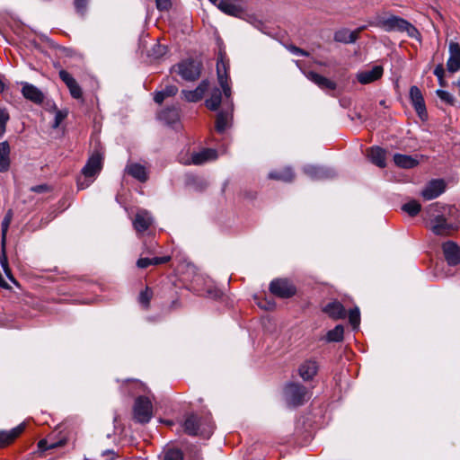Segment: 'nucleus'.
I'll return each mask as SVG.
<instances>
[{
	"label": "nucleus",
	"mask_w": 460,
	"mask_h": 460,
	"mask_svg": "<svg viewBox=\"0 0 460 460\" xmlns=\"http://www.w3.org/2000/svg\"><path fill=\"white\" fill-rule=\"evenodd\" d=\"M436 93L440 98V100H442L443 102H445L450 105L454 104L455 98L448 92L444 91V90H437Z\"/></svg>",
	"instance_id": "c03bdc74"
},
{
	"label": "nucleus",
	"mask_w": 460,
	"mask_h": 460,
	"mask_svg": "<svg viewBox=\"0 0 460 460\" xmlns=\"http://www.w3.org/2000/svg\"><path fill=\"white\" fill-rule=\"evenodd\" d=\"M284 398L288 406L298 407L310 399V392L300 383L289 382L283 391Z\"/></svg>",
	"instance_id": "f03ea898"
},
{
	"label": "nucleus",
	"mask_w": 460,
	"mask_h": 460,
	"mask_svg": "<svg viewBox=\"0 0 460 460\" xmlns=\"http://www.w3.org/2000/svg\"><path fill=\"white\" fill-rule=\"evenodd\" d=\"M270 292L281 298H289L296 292V287L287 279H277L271 281L270 285Z\"/></svg>",
	"instance_id": "0eeeda50"
},
{
	"label": "nucleus",
	"mask_w": 460,
	"mask_h": 460,
	"mask_svg": "<svg viewBox=\"0 0 460 460\" xmlns=\"http://www.w3.org/2000/svg\"><path fill=\"white\" fill-rule=\"evenodd\" d=\"M334 40L341 43H349V29H341L334 33Z\"/></svg>",
	"instance_id": "37998d69"
},
{
	"label": "nucleus",
	"mask_w": 460,
	"mask_h": 460,
	"mask_svg": "<svg viewBox=\"0 0 460 460\" xmlns=\"http://www.w3.org/2000/svg\"><path fill=\"white\" fill-rule=\"evenodd\" d=\"M384 68L382 66H375L370 70L361 71L358 73L357 79L362 84L373 83L382 77Z\"/></svg>",
	"instance_id": "a211bd4d"
},
{
	"label": "nucleus",
	"mask_w": 460,
	"mask_h": 460,
	"mask_svg": "<svg viewBox=\"0 0 460 460\" xmlns=\"http://www.w3.org/2000/svg\"><path fill=\"white\" fill-rule=\"evenodd\" d=\"M24 424H20L11 430H0V448L13 443L24 430Z\"/></svg>",
	"instance_id": "b1692460"
},
{
	"label": "nucleus",
	"mask_w": 460,
	"mask_h": 460,
	"mask_svg": "<svg viewBox=\"0 0 460 460\" xmlns=\"http://www.w3.org/2000/svg\"><path fill=\"white\" fill-rule=\"evenodd\" d=\"M225 102L229 105L230 110L222 111L218 112L216 119V130L218 133H224L226 131V129L229 127L230 120L232 119V99L230 98L229 101H226V99L225 98Z\"/></svg>",
	"instance_id": "6ab92c4d"
},
{
	"label": "nucleus",
	"mask_w": 460,
	"mask_h": 460,
	"mask_svg": "<svg viewBox=\"0 0 460 460\" xmlns=\"http://www.w3.org/2000/svg\"><path fill=\"white\" fill-rule=\"evenodd\" d=\"M217 8L226 14L241 17L244 11L240 5H236L227 0H219Z\"/></svg>",
	"instance_id": "c85d7f7f"
},
{
	"label": "nucleus",
	"mask_w": 460,
	"mask_h": 460,
	"mask_svg": "<svg viewBox=\"0 0 460 460\" xmlns=\"http://www.w3.org/2000/svg\"><path fill=\"white\" fill-rule=\"evenodd\" d=\"M125 172L140 182H146L148 180V172L146 167L138 163L128 164Z\"/></svg>",
	"instance_id": "5701e85b"
},
{
	"label": "nucleus",
	"mask_w": 460,
	"mask_h": 460,
	"mask_svg": "<svg viewBox=\"0 0 460 460\" xmlns=\"http://www.w3.org/2000/svg\"><path fill=\"white\" fill-rule=\"evenodd\" d=\"M343 336L344 328L341 324H338L326 333L325 340L328 342H340L343 340Z\"/></svg>",
	"instance_id": "f704fd0d"
},
{
	"label": "nucleus",
	"mask_w": 460,
	"mask_h": 460,
	"mask_svg": "<svg viewBox=\"0 0 460 460\" xmlns=\"http://www.w3.org/2000/svg\"><path fill=\"white\" fill-rule=\"evenodd\" d=\"M446 184L441 179L430 181L427 186L422 190L421 196L426 200H430L438 198L445 191Z\"/></svg>",
	"instance_id": "f8f14e48"
},
{
	"label": "nucleus",
	"mask_w": 460,
	"mask_h": 460,
	"mask_svg": "<svg viewBox=\"0 0 460 460\" xmlns=\"http://www.w3.org/2000/svg\"><path fill=\"white\" fill-rule=\"evenodd\" d=\"M164 460H183V453L180 449H169L164 453Z\"/></svg>",
	"instance_id": "ea45409f"
},
{
	"label": "nucleus",
	"mask_w": 460,
	"mask_h": 460,
	"mask_svg": "<svg viewBox=\"0 0 460 460\" xmlns=\"http://www.w3.org/2000/svg\"><path fill=\"white\" fill-rule=\"evenodd\" d=\"M137 266L139 269H146L151 266L150 258H139L137 261Z\"/></svg>",
	"instance_id": "13d9d810"
},
{
	"label": "nucleus",
	"mask_w": 460,
	"mask_h": 460,
	"mask_svg": "<svg viewBox=\"0 0 460 460\" xmlns=\"http://www.w3.org/2000/svg\"><path fill=\"white\" fill-rule=\"evenodd\" d=\"M5 275L7 276V278L14 284L17 285V281L15 280V279L13 278V274H12V271H11V269L9 267V265L7 266V269L6 270H4Z\"/></svg>",
	"instance_id": "052dcab7"
},
{
	"label": "nucleus",
	"mask_w": 460,
	"mask_h": 460,
	"mask_svg": "<svg viewBox=\"0 0 460 460\" xmlns=\"http://www.w3.org/2000/svg\"><path fill=\"white\" fill-rule=\"evenodd\" d=\"M385 155V150L379 146H373L367 151V156L371 163L380 168H385L386 165Z\"/></svg>",
	"instance_id": "bb28decb"
},
{
	"label": "nucleus",
	"mask_w": 460,
	"mask_h": 460,
	"mask_svg": "<svg viewBox=\"0 0 460 460\" xmlns=\"http://www.w3.org/2000/svg\"><path fill=\"white\" fill-rule=\"evenodd\" d=\"M61 445L62 444L60 443L59 445H58V444H51V445L48 446V442H47L46 439H41L38 443V447L41 450H46V449H49V448H55L58 446H61Z\"/></svg>",
	"instance_id": "4d7b16f0"
},
{
	"label": "nucleus",
	"mask_w": 460,
	"mask_h": 460,
	"mask_svg": "<svg viewBox=\"0 0 460 460\" xmlns=\"http://www.w3.org/2000/svg\"><path fill=\"white\" fill-rule=\"evenodd\" d=\"M183 427L184 431L190 436L208 437L213 432V425L209 422L207 428H202L200 419L195 414L186 418Z\"/></svg>",
	"instance_id": "39448f33"
},
{
	"label": "nucleus",
	"mask_w": 460,
	"mask_h": 460,
	"mask_svg": "<svg viewBox=\"0 0 460 460\" xmlns=\"http://www.w3.org/2000/svg\"><path fill=\"white\" fill-rule=\"evenodd\" d=\"M158 118L166 124L172 125L178 121L179 111L175 107L166 108L159 112Z\"/></svg>",
	"instance_id": "473e14b6"
},
{
	"label": "nucleus",
	"mask_w": 460,
	"mask_h": 460,
	"mask_svg": "<svg viewBox=\"0 0 460 460\" xmlns=\"http://www.w3.org/2000/svg\"><path fill=\"white\" fill-rule=\"evenodd\" d=\"M319 365L314 359L305 360L298 367V374L304 381H311L317 375Z\"/></svg>",
	"instance_id": "2eb2a0df"
},
{
	"label": "nucleus",
	"mask_w": 460,
	"mask_h": 460,
	"mask_svg": "<svg viewBox=\"0 0 460 460\" xmlns=\"http://www.w3.org/2000/svg\"><path fill=\"white\" fill-rule=\"evenodd\" d=\"M0 264L3 270H6L8 266V260L5 252V245L2 246V252L0 254Z\"/></svg>",
	"instance_id": "6e6d98bb"
},
{
	"label": "nucleus",
	"mask_w": 460,
	"mask_h": 460,
	"mask_svg": "<svg viewBox=\"0 0 460 460\" xmlns=\"http://www.w3.org/2000/svg\"><path fill=\"white\" fill-rule=\"evenodd\" d=\"M296 174L294 170L290 166H285L271 171L268 174V178L274 181H279L283 182H292L295 180Z\"/></svg>",
	"instance_id": "aec40b11"
},
{
	"label": "nucleus",
	"mask_w": 460,
	"mask_h": 460,
	"mask_svg": "<svg viewBox=\"0 0 460 460\" xmlns=\"http://www.w3.org/2000/svg\"><path fill=\"white\" fill-rule=\"evenodd\" d=\"M307 78L317 84L321 89L323 90H335L337 84L335 82L315 72L310 71L306 75Z\"/></svg>",
	"instance_id": "a878e982"
},
{
	"label": "nucleus",
	"mask_w": 460,
	"mask_h": 460,
	"mask_svg": "<svg viewBox=\"0 0 460 460\" xmlns=\"http://www.w3.org/2000/svg\"><path fill=\"white\" fill-rule=\"evenodd\" d=\"M288 49L294 54L296 55H300V56H304V57H308L309 56V53L296 46H294V45H290L288 47Z\"/></svg>",
	"instance_id": "5fc2aeb1"
},
{
	"label": "nucleus",
	"mask_w": 460,
	"mask_h": 460,
	"mask_svg": "<svg viewBox=\"0 0 460 460\" xmlns=\"http://www.w3.org/2000/svg\"><path fill=\"white\" fill-rule=\"evenodd\" d=\"M162 91L164 92V93L165 94V96L167 98L172 97L177 94L178 87L174 84H168V85H165V87Z\"/></svg>",
	"instance_id": "09e8293b"
},
{
	"label": "nucleus",
	"mask_w": 460,
	"mask_h": 460,
	"mask_svg": "<svg viewBox=\"0 0 460 460\" xmlns=\"http://www.w3.org/2000/svg\"><path fill=\"white\" fill-rule=\"evenodd\" d=\"M11 148L7 141L0 143V172H5L9 170Z\"/></svg>",
	"instance_id": "c756f323"
},
{
	"label": "nucleus",
	"mask_w": 460,
	"mask_h": 460,
	"mask_svg": "<svg viewBox=\"0 0 460 460\" xmlns=\"http://www.w3.org/2000/svg\"><path fill=\"white\" fill-rule=\"evenodd\" d=\"M432 232L437 235H449L456 230V226L449 223L443 216H437L432 220Z\"/></svg>",
	"instance_id": "ddd939ff"
},
{
	"label": "nucleus",
	"mask_w": 460,
	"mask_h": 460,
	"mask_svg": "<svg viewBox=\"0 0 460 460\" xmlns=\"http://www.w3.org/2000/svg\"><path fill=\"white\" fill-rule=\"evenodd\" d=\"M245 197L249 198V199H255L256 198V193H254L252 196H248L246 193H245Z\"/></svg>",
	"instance_id": "338daca9"
},
{
	"label": "nucleus",
	"mask_w": 460,
	"mask_h": 460,
	"mask_svg": "<svg viewBox=\"0 0 460 460\" xmlns=\"http://www.w3.org/2000/svg\"><path fill=\"white\" fill-rule=\"evenodd\" d=\"M223 89L216 87L212 90L210 97L206 100V106L211 111H217L223 102Z\"/></svg>",
	"instance_id": "2f4dec72"
},
{
	"label": "nucleus",
	"mask_w": 460,
	"mask_h": 460,
	"mask_svg": "<svg viewBox=\"0 0 460 460\" xmlns=\"http://www.w3.org/2000/svg\"><path fill=\"white\" fill-rule=\"evenodd\" d=\"M394 162L398 167L403 169L414 168L419 164V161L413 156L402 154H395L394 155Z\"/></svg>",
	"instance_id": "7c9ffc66"
},
{
	"label": "nucleus",
	"mask_w": 460,
	"mask_h": 460,
	"mask_svg": "<svg viewBox=\"0 0 460 460\" xmlns=\"http://www.w3.org/2000/svg\"><path fill=\"white\" fill-rule=\"evenodd\" d=\"M175 67L176 72L186 81H195L200 75L201 65L192 59L184 60Z\"/></svg>",
	"instance_id": "423d86ee"
},
{
	"label": "nucleus",
	"mask_w": 460,
	"mask_h": 460,
	"mask_svg": "<svg viewBox=\"0 0 460 460\" xmlns=\"http://www.w3.org/2000/svg\"><path fill=\"white\" fill-rule=\"evenodd\" d=\"M152 224L153 217L146 210H139L133 220V226L137 234L146 231Z\"/></svg>",
	"instance_id": "dca6fc26"
},
{
	"label": "nucleus",
	"mask_w": 460,
	"mask_h": 460,
	"mask_svg": "<svg viewBox=\"0 0 460 460\" xmlns=\"http://www.w3.org/2000/svg\"><path fill=\"white\" fill-rule=\"evenodd\" d=\"M305 172L314 180L332 178L335 174L331 169L317 166H308L305 168Z\"/></svg>",
	"instance_id": "cd10ccee"
},
{
	"label": "nucleus",
	"mask_w": 460,
	"mask_h": 460,
	"mask_svg": "<svg viewBox=\"0 0 460 460\" xmlns=\"http://www.w3.org/2000/svg\"><path fill=\"white\" fill-rule=\"evenodd\" d=\"M402 209L408 213L411 217H415L419 214L421 209L420 204L416 200H411L408 203H405Z\"/></svg>",
	"instance_id": "e433bc0d"
},
{
	"label": "nucleus",
	"mask_w": 460,
	"mask_h": 460,
	"mask_svg": "<svg viewBox=\"0 0 460 460\" xmlns=\"http://www.w3.org/2000/svg\"><path fill=\"white\" fill-rule=\"evenodd\" d=\"M217 158V152L212 148H205L200 152L194 153L191 155V163L195 165L203 164L206 162L213 161Z\"/></svg>",
	"instance_id": "393cba45"
},
{
	"label": "nucleus",
	"mask_w": 460,
	"mask_h": 460,
	"mask_svg": "<svg viewBox=\"0 0 460 460\" xmlns=\"http://www.w3.org/2000/svg\"><path fill=\"white\" fill-rule=\"evenodd\" d=\"M376 26L385 31H406L411 38H416L419 31L408 21L396 15L378 16L376 21Z\"/></svg>",
	"instance_id": "f257e3e1"
},
{
	"label": "nucleus",
	"mask_w": 460,
	"mask_h": 460,
	"mask_svg": "<svg viewBox=\"0 0 460 460\" xmlns=\"http://www.w3.org/2000/svg\"><path fill=\"white\" fill-rule=\"evenodd\" d=\"M153 416V404L146 396H138L136 398L133 406V418L141 424L150 421Z\"/></svg>",
	"instance_id": "20e7f679"
},
{
	"label": "nucleus",
	"mask_w": 460,
	"mask_h": 460,
	"mask_svg": "<svg viewBox=\"0 0 460 460\" xmlns=\"http://www.w3.org/2000/svg\"><path fill=\"white\" fill-rule=\"evenodd\" d=\"M50 190V187L48 184H40L36 186H32L31 188V191L36 193H44Z\"/></svg>",
	"instance_id": "603ef678"
},
{
	"label": "nucleus",
	"mask_w": 460,
	"mask_h": 460,
	"mask_svg": "<svg viewBox=\"0 0 460 460\" xmlns=\"http://www.w3.org/2000/svg\"><path fill=\"white\" fill-rule=\"evenodd\" d=\"M165 98H167V97L165 96V94L164 93V92L162 90L155 93L154 101L156 103L161 104L164 101Z\"/></svg>",
	"instance_id": "bf43d9fd"
},
{
	"label": "nucleus",
	"mask_w": 460,
	"mask_h": 460,
	"mask_svg": "<svg viewBox=\"0 0 460 460\" xmlns=\"http://www.w3.org/2000/svg\"><path fill=\"white\" fill-rule=\"evenodd\" d=\"M156 8L161 11H168L172 6L171 0H155Z\"/></svg>",
	"instance_id": "de8ad7c7"
},
{
	"label": "nucleus",
	"mask_w": 460,
	"mask_h": 460,
	"mask_svg": "<svg viewBox=\"0 0 460 460\" xmlns=\"http://www.w3.org/2000/svg\"><path fill=\"white\" fill-rule=\"evenodd\" d=\"M0 287L4 288H9L7 282L4 279L1 273H0Z\"/></svg>",
	"instance_id": "e2e57ef3"
},
{
	"label": "nucleus",
	"mask_w": 460,
	"mask_h": 460,
	"mask_svg": "<svg viewBox=\"0 0 460 460\" xmlns=\"http://www.w3.org/2000/svg\"><path fill=\"white\" fill-rule=\"evenodd\" d=\"M152 297L153 290L146 287L143 291L140 292L138 296V302L145 309H148Z\"/></svg>",
	"instance_id": "c9c22d12"
},
{
	"label": "nucleus",
	"mask_w": 460,
	"mask_h": 460,
	"mask_svg": "<svg viewBox=\"0 0 460 460\" xmlns=\"http://www.w3.org/2000/svg\"><path fill=\"white\" fill-rule=\"evenodd\" d=\"M22 93L23 97L31 102L40 104L44 100L42 92L29 83H24L22 88Z\"/></svg>",
	"instance_id": "4be33fe9"
},
{
	"label": "nucleus",
	"mask_w": 460,
	"mask_h": 460,
	"mask_svg": "<svg viewBox=\"0 0 460 460\" xmlns=\"http://www.w3.org/2000/svg\"><path fill=\"white\" fill-rule=\"evenodd\" d=\"M89 0H74V5L78 13L84 15L85 13Z\"/></svg>",
	"instance_id": "49530a36"
},
{
	"label": "nucleus",
	"mask_w": 460,
	"mask_h": 460,
	"mask_svg": "<svg viewBox=\"0 0 460 460\" xmlns=\"http://www.w3.org/2000/svg\"><path fill=\"white\" fill-rule=\"evenodd\" d=\"M102 157L99 153H95L88 159L86 164L82 169V174L86 178H94L102 170Z\"/></svg>",
	"instance_id": "9d476101"
},
{
	"label": "nucleus",
	"mask_w": 460,
	"mask_h": 460,
	"mask_svg": "<svg viewBox=\"0 0 460 460\" xmlns=\"http://www.w3.org/2000/svg\"><path fill=\"white\" fill-rule=\"evenodd\" d=\"M363 29L364 27H361L353 31L349 30V43H354L358 39L359 33Z\"/></svg>",
	"instance_id": "864d4df0"
},
{
	"label": "nucleus",
	"mask_w": 460,
	"mask_h": 460,
	"mask_svg": "<svg viewBox=\"0 0 460 460\" xmlns=\"http://www.w3.org/2000/svg\"><path fill=\"white\" fill-rule=\"evenodd\" d=\"M434 75L438 77L439 85L441 87L447 86V82L444 79L445 69L442 64H438L434 69Z\"/></svg>",
	"instance_id": "79ce46f5"
},
{
	"label": "nucleus",
	"mask_w": 460,
	"mask_h": 460,
	"mask_svg": "<svg viewBox=\"0 0 460 460\" xmlns=\"http://www.w3.org/2000/svg\"><path fill=\"white\" fill-rule=\"evenodd\" d=\"M9 113L5 109L0 108V137L5 132L6 123L9 120Z\"/></svg>",
	"instance_id": "a19ab883"
},
{
	"label": "nucleus",
	"mask_w": 460,
	"mask_h": 460,
	"mask_svg": "<svg viewBox=\"0 0 460 460\" xmlns=\"http://www.w3.org/2000/svg\"><path fill=\"white\" fill-rule=\"evenodd\" d=\"M211 3H213L215 5L217 6V4L219 2V0H209Z\"/></svg>",
	"instance_id": "69168bd1"
},
{
	"label": "nucleus",
	"mask_w": 460,
	"mask_h": 460,
	"mask_svg": "<svg viewBox=\"0 0 460 460\" xmlns=\"http://www.w3.org/2000/svg\"><path fill=\"white\" fill-rule=\"evenodd\" d=\"M410 99L414 107V110L418 113L420 119H424L427 117V110L424 102L423 95L420 90V88L416 85H412L410 88Z\"/></svg>",
	"instance_id": "9b49d317"
},
{
	"label": "nucleus",
	"mask_w": 460,
	"mask_h": 460,
	"mask_svg": "<svg viewBox=\"0 0 460 460\" xmlns=\"http://www.w3.org/2000/svg\"><path fill=\"white\" fill-rule=\"evenodd\" d=\"M442 251L447 264L456 266L460 263V246L453 241L445 242L442 244Z\"/></svg>",
	"instance_id": "1a4fd4ad"
},
{
	"label": "nucleus",
	"mask_w": 460,
	"mask_h": 460,
	"mask_svg": "<svg viewBox=\"0 0 460 460\" xmlns=\"http://www.w3.org/2000/svg\"><path fill=\"white\" fill-rule=\"evenodd\" d=\"M321 311L334 321L345 319L347 311L344 305L337 299H332L321 306Z\"/></svg>",
	"instance_id": "6e6552de"
},
{
	"label": "nucleus",
	"mask_w": 460,
	"mask_h": 460,
	"mask_svg": "<svg viewBox=\"0 0 460 460\" xmlns=\"http://www.w3.org/2000/svg\"><path fill=\"white\" fill-rule=\"evenodd\" d=\"M67 116L66 111H58L55 114V124L54 127L57 128L59 124L66 119Z\"/></svg>",
	"instance_id": "8fccbe9b"
},
{
	"label": "nucleus",
	"mask_w": 460,
	"mask_h": 460,
	"mask_svg": "<svg viewBox=\"0 0 460 460\" xmlns=\"http://www.w3.org/2000/svg\"><path fill=\"white\" fill-rule=\"evenodd\" d=\"M171 260L170 256L150 258L151 265H160L167 263Z\"/></svg>",
	"instance_id": "3c124183"
},
{
	"label": "nucleus",
	"mask_w": 460,
	"mask_h": 460,
	"mask_svg": "<svg viewBox=\"0 0 460 460\" xmlns=\"http://www.w3.org/2000/svg\"><path fill=\"white\" fill-rule=\"evenodd\" d=\"M13 217V210L8 209L1 224V246H4L6 243V235Z\"/></svg>",
	"instance_id": "72a5a7b5"
},
{
	"label": "nucleus",
	"mask_w": 460,
	"mask_h": 460,
	"mask_svg": "<svg viewBox=\"0 0 460 460\" xmlns=\"http://www.w3.org/2000/svg\"><path fill=\"white\" fill-rule=\"evenodd\" d=\"M5 89V84L3 82L2 78H0V93H3Z\"/></svg>",
	"instance_id": "0e129e2a"
},
{
	"label": "nucleus",
	"mask_w": 460,
	"mask_h": 460,
	"mask_svg": "<svg viewBox=\"0 0 460 460\" xmlns=\"http://www.w3.org/2000/svg\"><path fill=\"white\" fill-rule=\"evenodd\" d=\"M208 81L203 80L196 89L191 91L182 90L181 94L183 98L190 102H196L202 99L204 93L208 88Z\"/></svg>",
	"instance_id": "412c9836"
},
{
	"label": "nucleus",
	"mask_w": 460,
	"mask_h": 460,
	"mask_svg": "<svg viewBox=\"0 0 460 460\" xmlns=\"http://www.w3.org/2000/svg\"><path fill=\"white\" fill-rule=\"evenodd\" d=\"M380 104H381V105H384V104H385V101H381V102H380Z\"/></svg>",
	"instance_id": "774afa93"
},
{
	"label": "nucleus",
	"mask_w": 460,
	"mask_h": 460,
	"mask_svg": "<svg viewBox=\"0 0 460 460\" xmlns=\"http://www.w3.org/2000/svg\"><path fill=\"white\" fill-rule=\"evenodd\" d=\"M349 316V322L352 325L353 329L358 327L360 323V313L358 307H354L347 313Z\"/></svg>",
	"instance_id": "4c0bfd02"
},
{
	"label": "nucleus",
	"mask_w": 460,
	"mask_h": 460,
	"mask_svg": "<svg viewBox=\"0 0 460 460\" xmlns=\"http://www.w3.org/2000/svg\"><path fill=\"white\" fill-rule=\"evenodd\" d=\"M230 64L225 50L220 49L217 61V81L224 92V97L229 101L232 95V89L229 78Z\"/></svg>",
	"instance_id": "7ed1b4c3"
},
{
	"label": "nucleus",
	"mask_w": 460,
	"mask_h": 460,
	"mask_svg": "<svg viewBox=\"0 0 460 460\" xmlns=\"http://www.w3.org/2000/svg\"><path fill=\"white\" fill-rule=\"evenodd\" d=\"M449 58L447 68L450 73H456L460 69V45L457 42L449 43Z\"/></svg>",
	"instance_id": "f3484780"
},
{
	"label": "nucleus",
	"mask_w": 460,
	"mask_h": 460,
	"mask_svg": "<svg viewBox=\"0 0 460 460\" xmlns=\"http://www.w3.org/2000/svg\"><path fill=\"white\" fill-rule=\"evenodd\" d=\"M59 78L64 82L69 90L71 96L75 99H81L83 97V91L76 80L66 70H60L58 72Z\"/></svg>",
	"instance_id": "4468645a"
},
{
	"label": "nucleus",
	"mask_w": 460,
	"mask_h": 460,
	"mask_svg": "<svg viewBox=\"0 0 460 460\" xmlns=\"http://www.w3.org/2000/svg\"><path fill=\"white\" fill-rule=\"evenodd\" d=\"M104 456H107L105 460H114V453L113 451H106L103 453Z\"/></svg>",
	"instance_id": "680f3d73"
},
{
	"label": "nucleus",
	"mask_w": 460,
	"mask_h": 460,
	"mask_svg": "<svg viewBox=\"0 0 460 460\" xmlns=\"http://www.w3.org/2000/svg\"><path fill=\"white\" fill-rule=\"evenodd\" d=\"M93 181L94 178H86L82 174V176L77 178V187L79 190H84L88 188Z\"/></svg>",
	"instance_id": "a18cd8bd"
},
{
	"label": "nucleus",
	"mask_w": 460,
	"mask_h": 460,
	"mask_svg": "<svg viewBox=\"0 0 460 460\" xmlns=\"http://www.w3.org/2000/svg\"><path fill=\"white\" fill-rule=\"evenodd\" d=\"M166 51V46L162 45L160 43H155L151 50L149 51L148 56L156 59L165 55Z\"/></svg>",
	"instance_id": "58836bf2"
}]
</instances>
